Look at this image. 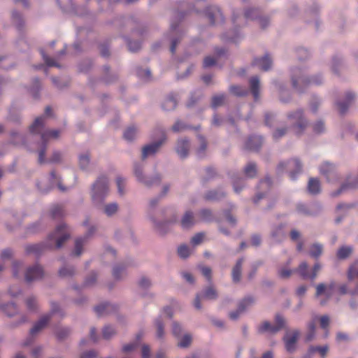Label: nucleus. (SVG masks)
Instances as JSON below:
<instances>
[{
  "label": "nucleus",
  "mask_w": 358,
  "mask_h": 358,
  "mask_svg": "<svg viewBox=\"0 0 358 358\" xmlns=\"http://www.w3.org/2000/svg\"><path fill=\"white\" fill-rule=\"evenodd\" d=\"M45 116L37 117L29 127V134L25 136L22 134L12 131L10 134V143L15 147L24 146L30 150H37L38 162H45V152L46 143L59 136L60 130H45Z\"/></svg>",
  "instance_id": "nucleus-1"
},
{
  "label": "nucleus",
  "mask_w": 358,
  "mask_h": 358,
  "mask_svg": "<svg viewBox=\"0 0 358 358\" xmlns=\"http://www.w3.org/2000/svg\"><path fill=\"white\" fill-rule=\"evenodd\" d=\"M70 231L64 224H59L56 229L50 233L44 243L27 245L25 252L28 255H40L45 248H60L63 243L70 238Z\"/></svg>",
  "instance_id": "nucleus-2"
},
{
  "label": "nucleus",
  "mask_w": 358,
  "mask_h": 358,
  "mask_svg": "<svg viewBox=\"0 0 358 358\" xmlns=\"http://www.w3.org/2000/svg\"><path fill=\"white\" fill-rule=\"evenodd\" d=\"M291 79L294 89L299 93L303 92L306 87L311 85H320L324 80L321 74L309 76L301 68H294L292 70Z\"/></svg>",
  "instance_id": "nucleus-3"
},
{
  "label": "nucleus",
  "mask_w": 358,
  "mask_h": 358,
  "mask_svg": "<svg viewBox=\"0 0 358 358\" xmlns=\"http://www.w3.org/2000/svg\"><path fill=\"white\" fill-rule=\"evenodd\" d=\"M256 20L259 25L265 29L269 25L270 20L266 16H260L257 9L249 8L243 13L236 10L234 11L232 15V22L235 27H243L245 26L248 21Z\"/></svg>",
  "instance_id": "nucleus-4"
},
{
  "label": "nucleus",
  "mask_w": 358,
  "mask_h": 358,
  "mask_svg": "<svg viewBox=\"0 0 358 358\" xmlns=\"http://www.w3.org/2000/svg\"><path fill=\"white\" fill-rule=\"evenodd\" d=\"M161 220L157 219L149 213L148 218L152 223L154 227L160 233H166L171 224L177 222L178 219V212L173 206H167L160 209Z\"/></svg>",
  "instance_id": "nucleus-5"
},
{
  "label": "nucleus",
  "mask_w": 358,
  "mask_h": 358,
  "mask_svg": "<svg viewBox=\"0 0 358 358\" xmlns=\"http://www.w3.org/2000/svg\"><path fill=\"white\" fill-rule=\"evenodd\" d=\"M109 194V180L105 176H101L97 178L96 181L92 185L90 189V196L93 203L96 206L103 203Z\"/></svg>",
  "instance_id": "nucleus-6"
},
{
  "label": "nucleus",
  "mask_w": 358,
  "mask_h": 358,
  "mask_svg": "<svg viewBox=\"0 0 358 358\" xmlns=\"http://www.w3.org/2000/svg\"><path fill=\"white\" fill-rule=\"evenodd\" d=\"M287 119L291 128L296 135L302 134L308 124L302 109H297L288 113Z\"/></svg>",
  "instance_id": "nucleus-7"
},
{
  "label": "nucleus",
  "mask_w": 358,
  "mask_h": 358,
  "mask_svg": "<svg viewBox=\"0 0 358 358\" xmlns=\"http://www.w3.org/2000/svg\"><path fill=\"white\" fill-rule=\"evenodd\" d=\"M336 287L334 281L322 282L315 287V298L321 306H324L333 296Z\"/></svg>",
  "instance_id": "nucleus-8"
},
{
  "label": "nucleus",
  "mask_w": 358,
  "mask_h": 358,
  "mask_svg": "<svg viewBox=\"0 0 358 358\" xmlns=\"http://www.w3.org/2000/svg\"><path fill=\"white\" fill-rule=\"evenodd\" d=\"M144 166L143 164L135 163L134 164V173L138 182L146 187H151L157 185L161 182V176L156 173L152 176H149L143 173Z\"/></svg>",
  "instance_id": "nucleus-9"
},
{
  "label": "nucleus",
  "mask_w": 358,
  "mask_h": 358,
  "mask_svg": "<svg viewBox=\"0 0 358 358\" xmlns=\"http://www.w3.org/2000/svg\"><path fill=\"white\" fill-rule=\"evenodd\" d=\"M302 165L297 159H292L286 162H281L278 166V171L282 173L287 171L292 180H295L297 175L301 172Z\"/></svg>",
  "instance_id": "nucleus-10"
},
{
  "label": "nucleus",
  "mask_w": 358,
  "mask_h": 358,
  "mask_svg": "<svg viewBox=\"0 0 358 358\" xmlns=\"http://www.w3.org/2000/svg\"><path fill=\"white\" fill-rule=\"evenodd\" d=\"M157 131L159 133L160 136L159 140L143 147L142 150L143 159H145L146 157L153 155L156 152H157L161 146L163 145V143H164L165 141H166L167 137L164 129L159 128L157 129Z\"/></svg>",
  "instance_id": "nucleus-11"
},
{
  "label": "nucleus",
  "mask_w": 358,
  "mask_h": 358,
  "mask_svg": "<svg viewBox=\"0 0 358 358\" xmlns=\"http://www.w3.org/2000/svg\"><path fill=\"white\" fill-rule=\"evenodd\" d=\"M60 310L59 306L56 303H51V310L48 314H46L42 316L38 321H37L33 326V327L30 330L31 336H34L41 331L43 329H44L50 321L52 315L57 313H59Z\"/></svg>",
  "instance_id": "nucleus-12"
},
{
  "label": "nucleus",
  "mask_w": 358,
  "mask_h": 358,
  "mask_svg": "<svg viewBox=\"0 0 358 358\" xmlns=\"http://www.w3.org/2000/svg\"><path fill=\"white\" fill-rule=\"evenodd\" d=\"M96 228L94 226H90L87 233L83 236L78 237L75 241L74 249L72 251L71 256L79 257L83 252V248L87 243L88 239L94 234Z\"/></svg>",
  "instance_id": "nucleus-13"
},
{
  "label": "nucleus",
  "mask_w": 358,
  "mask_h": 358,
  "mask_svg": "<svg viewBox=\"0 0 358 358\" xmlns=\"http://www.w3.org/2000/svg\"><path fill=\"white\" fill-rule=\"evenodd\" d=\"M357 99V94L353 91H346L342 99H338L336 102V105L338 110L340 113H345L349 108V107Z\"/></svg>",
  "instance_id": "nucleus-14"
},
{
  "label": "nucleus",
  "mask_w": 358,
  "mask_h": 358,
  "mask_svg": "<svg viewBox=\"0 0 358 358\" xmlns=\"http://www.w3.org/2000/svg\"><path fill=\"white\" fill-rule=\"evenodd\" d=\"M43 276V268L38 264H35L33 266H29L24 271V280L27 282L39 280L42 279Z\"/></svg>",
  "instance_id": "nucleus-15"
},
{
  "label": "nucleus",
  "mask_w": 358,
  "mask_h": 358,
  "mask_svg": "<svg viewBox=\"0 0 358 358\" xmlns=\"http://www.w3.org/2000/svg\"><path fill=\"white\" fill-rule=\"evenodd\" d=\"M358 187V177L349 176L343 182L339 189L332 192L331 195L333 197L338 196L343 193L348 192Z\"/></svg>",
  "instance_id": "nucleus-16"
},
{
  "label": "nucleus",
  "mask_w": 358,
  "mask_h": 358,
  "mask_svg": "<svg viewBox=\"0 0 358 358\" xmlns=\"http://www.w3.org/2000/svg\"><path fill=\"white\" fill-rule=\"evenodd\" d=\"M321 174L324 176L327 181L330 182H335L338 180V176L334 164L329 162H324L320 167Z\"/></svg>",
  "instance_id": "nucleus-17"
},
{
  "label": "nucleus",
  "mask_w": 358,
  "mask_h": 358,
  "mask_svg": "<svg viewBox=\"0 0 358 358\" xmlns=\"http://www.w3.org/2000/svg\"><path fill=\"white\" fill-rule=\"evenodd\" d=\"M206 15L212 24H218L224 22L223 15L219 7L212 6L207 8Z\"/></svg>",
  "instance_id": "nucleus-18"
},
{
  "label": "nucleus",
  "mask_w": 358,
  "mask_h": 358,
  "mask_svg": "<svg viewBox=\"0 0 358 358\" xmlns=\"http://www.w3.org/2000/svg\"><path fill=\"white\" fill-rule=\"evenodd\" d=\"M189 150L190 142L187 138H180L178 139L176 144L175 150L180 158H186L189 155Z\"/></svg>",
  "instance_id": "nucleus-19"
},
{
  "label": "nucleus",
  "mask_w": 358,
  "mask_h": 358,
  "mask_svg": "<svg viewBox=\"0 0 358 358\" xmlns=\"http://www.w3.org/2000/svg\"><path fill=\"white\" fill-rule=\"evenodd\" d=\"M300 331L299 330H294L291 332H287L284 336L283 341L285 342L286 350L292 352L295 350V345L299 337Z\"/></svg>",
  "instance_id": "nucleus-20"
},
{
  "label": "nucleus",
  "mask_w": 358,
  "mask_h": 358,
  "mask_svg": "<svg viewBox=\"0 0 358 358\" xmlns=\"http://www.w3.org/2000/svg\"><path fill=\"white\" fill-rule=\"evenodd\" d=\"M257 332L261 335L271 336L277 334V329L269 321L264 320L257 325Z\"/></svg>",
  "instance_id": "nucleus-21"
},
{
  "label": "nucleus",
  "mask_w": 358,
  "mask_h": 358,
  "mask_svg": "<svg viewBox=\"0 0 358 358\" xmlns=\"http://www.w3.org/2000/svg\"><path fill=\"white\" fill-rule=\"evenodd\" d=\"M252 65L263 71H268L272 65V60L269 55H265L263 57L255 58Z\"/></svg>",
  "instance_id": "nucleus-22"
},
{
  "label": "nucleus",
  "mask_w": 358,
  "mask_h": 358,
  "mask_svg": "<svg viewBox=\"0 0 358 358\" xmlns=\"http://www.w3.org/2000/svg\"><path fill=\"white\" fill-rule=\"evenodd\" d=\"M196 219L194 213L191 210H187L180 220V225L182 229H189L196 223Z\"/></svg>",
  "instance_id": "nucleus-23"
},
{
  "label": "nucleus",
  "mask_w": 358,
  "mask_h": 358,
  "mask_svg": "<svg viewBox=\"0 0 358 358\" xmlns=\"http://www.w3.org/2000/svg\"><path fill=\"white\" fill-rule=\"evenodd\" d=\"M94 310L99 316L109 314L115 310V306L110 303H102L94 308Z\"/></svg>",
  "instance_id": "nucleus-24"
},
{
  "label": "nucleus",
  "mask_w": 358,
  "mask_h": 358,
  "mask_svg": "<svg viewBox=\"0 0 358 358\" xmlns=\"http://www.w3.org/2000/svg\"><path fill=\"white\" fill-rule=\"evenodd\" d=\"M262 144V138L260 136H252L245 143V148L250 150H258Z\"/></svg>",
  "instance_id": "nucleus-25"
},
{
  "label": "nucleus",
  "mask_w": 358,
  "mask_h": 358,
  "mask_svg": "<svg viewBox=\"0 0 358 358\" xmlns=\"http://www.w3.org/2000/svg\"><path fill=\"white\" fill-rule=\"evenodd\" d=\"M243 262V258L239 259L232 268L231 277L234 282H238L241 280Z\"/></svg>",
  "instance_id": "nucleus-26"
},
{
  "label": "nucleus",
  "mask_w": 358,
  "mask_h": 358,
  "mask_svg": "<svg viewBox=\"0 0 358 358\" xmlns=\"http://www.w3.org/2000/svg\"><path fill=\"white\" fill-rule=\"evenodd\" d=\"M215 53L216 55L215 57L208 56L204 59L203 66L205 68L210 67L215 64L218 58L225 54V50L223 48H217L215 51Z\"/></svg>",
  "instance_id": "nucleus-27"
},
{
  "label": "nucleus",
  "mask_w": 358,
  "mask_h": 358,
  "mask_svg": "<svg viewBox=\"0 0 358 358\" xmlns=\"http://www.w3.org/2000/svg\"><path fill=\"white\" fill-rule=\"evenodd\" d=\"M225 192L221 189L210 190L205 194V199L208 201H219L224 198Z\"/></svg>",
  "instance_id": "nucleus-28"
},
{
  "label": "nucleus",
  "mask_w": 358,
  "mask_h": 358,
  "mask_svg": "<svg viewBox=\"0 0 358 358\" xmlns=\"http://www.w3.org/2000/svg\"><path fill=\"white\" fill-rule=\"evenodd\" d=\"M353 252V248L351 245H343L338 248L336 252V257L343 260L349 257Z\"/></svg>",
  "instance_id": "nucleus-29"
},
{
  "label": "nucleus",
  "mask_w": 358,
  "mask_h": 358,
  "mask_svg": "<svg viewBox=\"0 0 358 358\" xmlns=\"http://www.w3.org/2000/svg\"><path fill=\"white\" fill-rule=\"evenodd\" d=\"M251 92L254 96L255 100L259 98V90L260 86V81L257 76H253L249 81Z\"/></svg>",
  "instance_id": "nucleus-30"
},
{
  "label": "nucleus",
  "mask_w": 358,
  "mask_h": 358,
  "mask_svg": "<svg viewBox=\"0 0 358 358\" xmlns=\"http://www.w3.org/2000/svg\"><path fill=\"white\" fill-rule=\"evenodd\" d=\"M199 294L205 300H215L218 296L217 290L212 286L206 287Z\"/></svg>",
  "instance_id": "nucleus-31"
},
{
  "label": "nucleus",
  "mask_w": 358,
  "mask_h": 358,
  "mask_svg": "<svg viewBox=\"0 0 358 358\" xmlns=\"http://www.w3.org/2000/svg\"><path fill=\"white\" fill-rule=\"evenodd\" d=\"M324 247L319 243H315L310 246L309 255L314 259H318L322 254Z\"/></svg>",
  "instance_id": "nucleus-32"
},
{
  "label": "nucleus",
  "mask_w": 358,
  "mask_h": 358,
  "mask_svg": "<svg viewBox=\"0 0 358 358\" xmlns=\"http://www.w3.org/2000/svg\"><path fill=\"white\" fill-rule=\"evenodd\" d=\"M296 273L303 279H310V271L308 265L306 262H301L298 268L295 270Z\"/></svg>",
  "instance_id": "nucleus-33"
},
{
  "label": "nucleus",
  "mask_w": 358,
  "mask_h": 358,
  "mask_svg": "<svg viewBox=\"0 0 358 358\" xmlns=\"http://www.w3.org/2000/svg\"><path fill=\"white\" fill-rule=\"evenodd\" d=\"M244 174L246 178H252L256 176L257 168L255 163L250 162L244 168Z\"/></svg>",
  "instance_id": "nucleus-34"
},
{
  "label": "nucleus",
  "mask_w": 358,
  "mask_h": 358,
  "mask_svg": "<svg viewBox=\"0 0 358 358\" xmlns=\"http://www.w3.org/2000/svg\"><path fill=\"white\" fill-rule=\"evenodd\" d=\"M255 302V299L252 296H247L243 298L238 303L239 310L245 311L251 307Z\"/></svg>",
  "instance_id": "nucleus-35"
},
{
  "label": "nucleus",
  "mask_w": 358,
  "mask_h": 358,
  "mask_svg": "<svg viewBox=\"0 0 358 358\" xmlns=\"http://www.w3.org/2000/svg\"><path fill=\"white\" fill-rule=\"evenodd\" d=\"M275 87L278 90L280 99L282 102L287 103L289 101V92L286 87L281 83H277Z\"/></svg>",
  "instance_id": "nucleus-36"
},
{
  "label": "nucleus",
  "mask_w": 358,
  "mask_h": 358,
  "mask_svg": "<svg viewBox=\"0 0 358 358\" xmlns=\"http://www.w3.org/2000/svg\"><path fill=\"white\" fill-rule=\"evenodd\" d=\"M177 100L173 96H168L163 102L162 103V108L164 110L170 111L176 108L177 106Z\"/></svg>",
  "instance_id": "nucleus-37"
},
{
  "label": "nucleus",
  "mask_w": 358,
  "mask_h": 358,
  "mask_svg": "<svg viewBox=\"0 0 358 358\" xmlns=\"http://www.w3.org/2000/svg\"><path fill=\"white\" fill-rule=\"evenodd\" d=\"M308 192L312 194H316L320 191V181L316 178H310L308 185Z\"/></svg>",
  "instance_id": "nucleus-38"
},
{
  "label": "nucleus",
  "mask_w": 358,
  "mask_h": 358,
  "mask_svg": "<svg viewBox=\"0 0 358 358\" xmlns=\"http://www.w3.org/2000/svg\"><path fill=\"white\" fill-rule=\"evenodd\" d=\"M155 325L157 328L156 336L157 338L162 339L164 338L165 331H164V324L161 318V316L157 317L155 321Z\"/></svg>",
  "instance_id": "nucleus-39"
},
{
  "label": "nucleus",
  "mask_w": 358,
  "mask_h": 358,
  "mask_svg": "<svg viewBox=\"0 0 358 358\" xmlns=\"http://www.w3.org/2000/svg\"><path fill=\"white\" fill-rule=\"evenodd\" d=\"M289 262L287 263L286 266H281L278 269V275L279 277L283 279H286L289 278L294 273L296 272L295 270L291 269L289 268Z\"/></svg>",
  "instance_id": "nucleus-40"
},
{
  "label": "nucleus",
  "mask_w": 358,
  "mask_h": 358,
  "mask_svg": "<svg viewBox=\"0 0 358 358\" xmlns=\"http://www.w3.org/2000/svg\"><path fill=\"white\" fill-rule=\"evenodd\" d=\"M116 185L119 195L124 196L126 194V178L122 176H117L116 178Z\"/></svg>",
  "instance_id": "nucleus-41"
},
{
  "label": "nucleus",
  "mask_w": 358,
  "mask_h": 358,
  "mask_svg": "<svg viewBox=\"0 0 358 358\" xmlns=\"http://www.w3.org/2000/svg\"><path fill=\"white\" fill-rule=\"evenodd\" d=\"M287 320L280 314H276L275 316V324H273L275 328L277 329V332H278L282 329H284L287 327Z\"/></svg>",
  "instance_id": "nucleus-42"
},
{
  "label": "nucleus",
  "mask_w": 358,
  "mask_h": 358,
  "mask_svg": "<svg viewBox=\"0 0 358 358\" xmlns=\"http://www.w3.org/2000/svg\"><path fill=\"white\" fill-rule=\"evenodd\" d=\"M76 270L73 266L65 265L59 270V275L62 278H69L73 276Z\"/></svg>",
  "instance_id": "nucleus-43"
},
{
  "label": "nucleus",
  "mask_w": 358,
  "mask_h": 358,
  "mask_svg": "<svg viewBox=\"0 0 358 358\" xmlns=\"http://www.w3.org/2000/svg\"><path fill=\"white\" fill-rule=\"evenodd\" d=\"M45 227V224L43 223V220H39L31 224H30L27 227V231L29 233H36L41 230H43Z\"/></svg>",
  "instance_id": "nucleus-44"
},
{
  "label": "nucleus",
  "mask_w": 358,
  "mask_h": 358,
  "mask_svg": "<svg viewBox=\"0 0 358 358\" xmlns=\"http://www.w3.org/2000/svg\"><path fill=\"white\" fill-rule=\"evenodd\" d=\"M116 329L111 325H106L102 329V336L106 340L110 339L116 334Z\"/></svg>",
  "instance_id": "nucleus-45"
},
{
  "label": "nucleus",
  "mask_w": 358,
  "mask_h": 358,
  "mask_svg": "<svg viewBox=\"0 0 358 358\" xmlns=\"http://www.w3.org/2000/svg\"><path fill=\"white\" fill-rule=\"evenodd\" d=\"M118 209L119 206L117 203H110L104 206L103 212L107 216L110 217L114 215L118 211Z\"/></svg>",
  "instance_id": "nucleus-46"
},
{
  "label": "nucleus",
  "mask_w": 358,
  "mask_h": 358,
  "mask_svg": "<svg viewBox=\"0 0 358 358\" xmlns=\"http://www.w3.org/2000/svg\"><path fill=\"white\" fill-rule=\"evenodd\" d=\"M152 281L150 278L142 275L138 280V285L139 288L143 290H147L152 287Z\"/></svg>",
  "instance_id": "nucleus-47"
},
{
  "label": "nucleus",
  "mask_w": 358,
  "mask_h": 358,
  "mask_svg": "<svg viewBox=\"0 0 358 358\" xmlns=\"http://www.w3.org/2000/svg\"><path fill=\"white\" fill-rule=\"evenodd\" d=\"M80 168L84 171L87 170L90 166V156L87 153L81 154L78 157Z\"/></svg>",
  "instance_id": "nucleus-48"
},
{
  "label": "nucleus",
  "mask_w": 358,
  "mask_h": 358,
  "mask_svg": "<svg viewBox=\"0 0 358 358\" xmlns=\"http://www.w3.org/2000/svg\"><path fill=\"white\" fill-rule=\"evenodd\" d=\"M198 140H199V146L196 150V154L199 157H202L205 155V151L206 150L207 143H206V139L204 138V137H203L201 135L198 136Z\"/></svg>",
  "instance_id": "nucleus-49"
},
{
  "label": "nucleus",
  "mask_w": 358,
  "mask_h": 358,
  "mask_svg": "<svg viewBox=\"0 0 358 358\" xmlns=\"http://www.w3.org/2000/svg\"><path fill=\"white\" fill-rule=\"evenodd\" d=\"M22 271H24L23 263L20 261L13 262L12 265V272L13 276L15 278L20 277Z\"/></svg>",
  "instance_id": "nucleus-50"
},
{
  "label": "nucleus",
  "mask_w": 358,
  "mask_h": 358,
  "mask_svg": "<svg viewBox=\"0 0 358 358\" xmlns=\"http://www.w3.org/2000/svg\"><path fill=\"white\" fill-rule=\"evenodd\" d=\"M348 278L350 280L358 278V259L355 261L349 267Z\"/></svg>",
  "instance_id": "nucleus-51"
},
{
  "label": "nucleus",
  "mask_w": 358,
  "mask_h": 358,
  "mask_svg": "<svg viewBox=\"0 0 358 358\" xmlns=\"http://www.w3.org/2000/svg\"><path fill=\"white\" fill-rule=\"evenodd\" d=\"M137 134V129L134 127H128L124 132V138L128 141H131L135 139Z\"/></svg>",
  "instance_id": "nucleus-52"
},
{
  "label": "nucleus",
  "mask_w": 358,
  "mask_h": 358,
  "mask_svg": "<svg viewBox=\"0 0 358 358\" xmlns=\"http://www.w3.org/2000/svg\"><path fill=\"white\" fill-rule=\"evenodd\" d=\"M192 341V336L190 334H185L180 339L178 345L180 348H185L190 345Z\"/></svg>",
  "instance_id": "nucleus-53"
},
{
  "label": "nucleus",
  "mask_w": 358,
  "mask_h": 358,
  "mask_svg": "<svg viewBox=\"0 0 358 358\" xmlns=\"http://www.w3.org/2000/svg\"><path fill=\"white\" fill-rule=\"evenodd\" d=\"M113 275L115 278L119 280L126 275L125 267L122 265H117L113 269Z\"/></svg>",
  "instance_id": "nucleus-54"
},
{
  "label": "nucleus",
  "mask_w": 358,
  "mask_h": 358,
  "mask_svg": "<svg viewBox=\"0 0 358 358\" xmlns=\"http://www.w3.org/2000/svg\"><path fill=\"white\" fill-rule=\"evenodd\" d=\"M189 128V126L185 122L178 120L172 126L171 129L173 132L178 133L184 131Z\"/></svg>",
  "instance_id": "nucleus-55"
},
{
  "label": "nucleus",
  "mask_w": 358,
  "mask_h": 358,
  "mask_svg": "<svg viewBox=\"0 0 358 358\" xmlns=\"http://www.w3.org/2000/svg\"><path fill=\"white\" fill-rule=\"evenodd\" d=\"M310 352H313V354L315 352H318L322 357H324L328 351H329V346L327 345H323V346H314L310 345Z\"/></svg>",
  "instance_id": "nucleus-56"
},
{
  "label": "nucleus",
  "mask_w": 358,
  "mask_h": 358,
  "mask_svg": "<svg viewBox=\"0 0 358 358\" xmlns=\"http://www.w3.org/2000/svg\"><path fill=\"white\" fill-rule=\"evenodd\" d=\"M192 253V250L186 245H181L178 248V254L180 257L186 259Z\"/></svg>",
  "instance_id": "nucleus-57"
},
{
  "label": "nucleus",
  "mask_w": 358,
  "mask_h": 358,
  "mask_svg": "<svg viewBox=\"0 0 358 358\" xmlns=\"http://www.w3.org/2000/svg\"><path fill=\"white\" fill-rule=\"evenodd\" d=\"M201 220L204 222H210L213 220V216L212 211L208 209H202L199 213Z\"/></svg>",
  "instance_id": "nucleus-58"
},
{
  "label": "nucleus",
  "mask_w": 358,
  "mask_h": 358,
  "mask_svg": "<svg viewBox=\"0 0 358 358\" xmlns=\"http://www.w3.org/2000/svg\"><path fill=\"white\" fill-rule=\"evenodd\" d=\"M64 210L60 205L53 206L50 210V215L52 218H58L63 215Z\"/></svg>",
  "instance_id": "nucleus-59"
},
{
  "label": "nucleus",
  "mask_w": 358,
  "mask_h": 358,
  "mask_svg": "<svg viewBox=\"0 0 358 358\" xmlns=\"http://www.w3.org/2000/svg\"><path fill=\"white\" fill-rule=\"evenodd\" d=\"M50 177H51V183H52V185H57L59 189L61 190V191H66L67 189V188L63 187L62 185H61V182H60V178L56 174V173L55 171H52L50 173Z\"/></svg>",
  "instance_id": "nucleus-60"
},
{
  "label": "nucleus",
  "mask_w": 358,
  "mask_h": 358,
  "mask_svg": "<svg viewBox=\"0 0 358 358\" xmlns=\"http://www.w3.org/2000/svg\"><path fill=\"white\" fill-rule=\"evenodd\" d=\"M26 306L29 310L34 311L37 308V300L35 296H30L26 299Z\"/></svg>",
  "instance_id": "nucleus-61"
},
{
  "label": "nucleus",
  "mask_w": 358,
  "mask_h": 358,
  "mask_svg": "<svg viewBox=\"0 0 358 358\" xmlns=\"http://www.w3.org/2000/svg\"><path fill=\"white\" fill-rule=\"evenodd\" d=\"M71 329L68 327H59L55 330V334L59 339H64L69 335Z\"/></svg>",
  "instance_id": "nucleus-62"
},
{
  "label": "nucleus",
  "mask_w": 358,
  "mask_h": 358,
  "mask_svg": "<svg viewBox=\"0 0 358 358\" xmlns=\"http://www.w3.org/2000/svg\"><path fill=\"white\" fill-rule=\"evenodd\" d=\"M138 341H134L132 343L125 344L122 348V352L124 354H129L134 351L138 347Z\"/></svg>",
  "instance_id": "nucleus-63"
},
{
  "label": "nucleus",
  "mask_w": 358,
  "mask_h": 358,
  "mask_svg": "<svg viewBox=\"0 0 358 358\" xmlns=\"http://www.w3.org/2000/svg\"><path fill=\"white\" fill-rule=\"evenodd\" d=\"M322 103V99L316 96H313L310 102V110L313 113H316L319 106Z\"/></svg>",
  "instance_id": "nucleus-64"
}]
</instances>
